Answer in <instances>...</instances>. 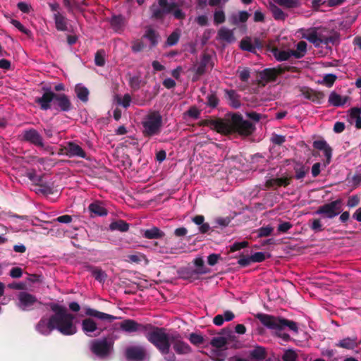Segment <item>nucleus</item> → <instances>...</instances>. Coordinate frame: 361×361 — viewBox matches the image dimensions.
I'll list each match as a JSON object with an SVG mask.
<instances>
[{"label": "nucleus", "mask_w": 361, "mask_h": 361, "mask_svg": "<svg viewBox=\"0 0 361 361\" xmlns=\"http://www.w3.org/2000/svg\"><path fill=\"white\" fill-rule=\"evenodd\" d=\"M159 37V32L151 27L147 28L142 36V38H146L150 42L151 48L155 47L158 44Z\"/></svg>", "instance_id": "473e14b6"}, {"label": "nucleus", "mask_w": 361, "mask_h": 361, "mask_svg": "<svg viewBox=\"0 0 361 361\" xmlns=\"http://www.w3.org/2000/svg\"><path fill=\"white\" fill-rule=\"evenodd\" d=\"M77 97L82 102L86 103L89 99L90 91L82 84H77L75 87Z\"/></svg>", "instance_id": "c9c22d12"}, {"label": "nucleus", "mask_w": 361, "mask_h": 361, "mask_svg": "<svg viewBox=\"0 0 361 361\" xmlns=\"http://www.w3.org/2000/svg\"><path fill=\"white\" fill-rule=\"evenodd\" d=\"M294 178L297 180L303 179L309 173L310 167L302 162L295 161L293 166Z\"/></svg>", "instance_id": "c85d7f7f"}, {"label": "nucleus", "mask_w": 361, "mask_h": 361, "mask_svg": "<svg viewBox=\"0 0 361 361\" xmlns=\"http://www.w3.org/2000/svg\"><path fill=\"white\" fill-rule=\"evenodd\" d=\"M193 71L195 72V75L192 77V80L193 82L197 81L200 79V77L204 74L206 71V68L202 66L201 64L199 63V65L195 68H193Z\"/></svg>", "instance_id": "bf43d9fd"}, {"label": "nucleus", "mask_w": 361, "mask_h": 361, "mask_svg": "<svg viewBox=\"0 0 361 361\" xmlns=\"http://www.w3.org/2000/svg\"><path fill=\"white\" fill-rule=\"evenodd\" d=\"M226 99L229 101V104L234 109H238L240 105V95L234 90H225Z\"/></svg>", "instance_id": "c756f323"}, {"label": "nucleus", "mask_w": 361, "mask_h": 361, "mask_svg": "<svg viewBox=\"0 0 361 361\" xmlns=\"http://www.w3.org/2000/svg\"><path fill=\"white\" fill-rule=\"evenodd\" d=\"M274 228L270 226H262L257 229V233L259 237H267L271 234Z\"/></svg>", "instance_id": "13d9d810"}, {"label": "nucleus", "mask_w": 361, "mask_h": 361, "mask_svg": "<svg viewBox=\"0 0 361 361\" xmlns=\"http://www.w3.org/2000/svg\"><path fill=\"white\" fill-rule=\"evenodd\" d=\"M235 317L234 314L230 311L226 310L223 314H217L213 319V322L216 326H221L224 322H230Z\"/></svg>", "instance_id": "72a5a7b5"}, {"label": "nucleus", "mask_w": 361, "mask_h": 361, "mask_svg": "<svg viewBox=\"0 0 361 361\" xmlns=\"http://www.w3.org/2000/svg\"><path fill=\"white\" fill-rule=\"evenodd\" d=\"M62 151H64L65 155L68 157H86L85 150L80 145L73 142H67L66 145L62 148Z\"/></svg>", "instance_id": "dca6fc26"}, {"label": "nucleus", "mask_w": 361, "mask_h": 361, "mask_svg": "<svg viewBox=\"0 0 361 361\" xmlns=\"http://www.w3.org/2000/svg\"><path fill=\"white\" fill-rule=\"evenodd\" d=\"M175 333H167L164 329L157 328L147 333V340L154 345L167 361H174L176 356L170 350Z\"/></svg>", "instance_id": "7ed1b4c3"}, {"label": "nucleus", "mask_w": 361, "mask_h": 361, "mask_svg": "<svg viewBox=\"0 0 361 361\" xmlns=\"http://www.w3.org/2000/svg\"><path fill=\"white\" fill-rule=\"evenodd\" d=\"M180 39V35L177 32H173L167 38L166 44L167 46H174L176 45Z\"/></svg>", "instance_id": "6e6d98bb"}, {"label": "nucleus", "mask_w": 361, "mask_h": 361, "mask_svg": "<svg viewBox=\"0 0 361 361\" xmlns=\"http://www.w3.org/2000/svg\"><path fill=\"white\" fill-rule=\"evenodd\" d=\"M50 308L54 313L53 315L54 329L66 336L73 335L77 332V327L74 324L75 317L68 313L66 307L51 303Z\"/></svg>", "instance_id": "f03ea898"}, {"label": "nucleus", "mask_w": 361, "mask_h": 361, "mask_svg": "<svg viewBox=\"0 0 361 361\" xmlns=\"http://www.w3.org/2000/svg\"><path fill=\"white\" fill-rule=\"evenodd\" d=\"M105 51L103 49L98 50L94 56V63L97 66H104L105 64Z\"/></svg>", "instance_id": "8fccbe9b"}, {"label": "nucleus", "mask_w": 361, "mask_h": 361, "mask_svg": "<svg viewBox=\"0 0 361 361\" xmlns=\"http://www.w3.org/2000/svg\"><path fill=\"white\" fill-rule=\"evenodd\" d=\"M92 216H104L108 214L107 209L99 201L94 202L88 206Z\"/></svg>", "instance_id": "bb28decb"}, {"label": "nucleus", "mask_w": 361, "mask_h": 361, "mask_svg": "<svg viewBox=\"0 0 361 361\" xmlns=\"http://www.w3.org/2000/svg\"><path fill=\"white\" fill-rule=\"evenodd\" d=\"M301 92L306 99L319 104H322L325 97L323 92L316 91L311 88H303Z\"/></svg>", "instance_id": "4be33fe9"}, {"label": "nucleus", "mask_w": 361, "mask_h": 361, "mask_svg": "<svg viewBox=\"0 0 361 361\" xmlns=\"http://www.w3.org/2000/svg\"><path fill=\"white\" fill-rule=\"evenodd\" d=\"M126 357L129 361H142L146 359L145 349L141 345H132L126 349Z\"/></svg>", "instance_id": "4468645a"}, {"label": "nucleus", "mask_w": 361, "mask_h": 361, "mask_svg": "<svg viewBox=\"0 0 361 361\" xmlns=\"http://www.w3.org/2000/svg\"><path fill=\"white\" fill-rule=\"evenodd\" d=\"M141 80L139 76L130 77L129 80V85L134 90H137L140 87Z\"/></svg>", "instance_id": "69168bd1"}, {"label": "nucleus", "mask_w": 361, "mask_h": 361, "mask_svg": "<svg viewBox=\"0 0 361 361\" xmlns=\"http://www.w3.org/2000/svg\"><path fill=\"white\" fill-rule=\"evenodd\" d=\"M348 99V97H343L336 92H332L329 97V103L334 106H342L347 102Z\"/></svg>", "instance_id": "f704fd0d"}, {"label": "nucleus", "mask_w": 361, "mask_h": 361, "mask_svg": "<svg viewBox=\"0 0 361 361\" xmlns=\"http://www.w3.org/2000/svg\"><path fill=\"white\" fill-rule=\"evenodd\" d=\"M313 147L319 150L324 152L326 157L324 165L326 166L330 164L332 156V148L324 140H315L313 142Z\"/></svg>", "instance_id": "412c9836"}, {"label": "nucleus", "mask_w": 361, "mask_h": 361, "mask_svg": "<svg viewBox=\"0 0 361 361\" xmlns=\"http://www.w3.org/2000/svg\"><path fill=\"white\" fill-rule=\"evenodd\" d=\"M128 260L131 262L137 263V264H147V259L145 256L142 253H136L135 255H131L128 256Z\"/></svg>", "instance_id": "a18cd8bd"}, {"label": "nucleus", "mask_w": 361, "mask_h": 361, "mask_svg": "<svg viewBox=\"0 0 361 361\" xmlns=\"http://www.w3.org/2000/svg\"><path fill=\"white\" fill-rule=\"evenodd\" d=\"M11 23L13 26H15L19 31H20L21 32H23L27 35H30V34L31 33V31L30 30H28L25 27H24L22 25V23L17 20L11 19Z\"/></svg>", "instance_id": "052dcab7"}, {"label": "nucleus", "mask_w": 361, "mask_h": 361, "mask_svg": "<svg viewBox=\"0 0 361 361\" xmlns=\"http://www.w3.org/2000/svg\"><path fill=\"white\" fill-rule=\"evenodd\" d=\"M337 345L346 349H353L357 345V341L355 338H345L341 340Z\"/></svg>", "instance_id": "37998d69"}, {"label": "nucleus", "mask_w": 361, "mask_h": 361, "mask_svg": "<svg viewBox=\"0 0 361 361\" xmlns=\"http://www.w3.org/2000/svg\"><path fill=\"white\" fill-rule=\"evenodd\" d=\"M23 140L34 145L38 147H44L43 137L35 128L25 130L22 134Z\"/></svg>", "instance_id": "ddd939ff"}, {"label": "nucleus", "mask_w": 361, "mask_h": 361, "mask_svg": "<svg viewBox=\"0 0 361 361\" xmlns=\"http://www.w3.org/2000/svg\"><path fill=\"white\" fill-rule=\"evenodd\" d=\"M250 355L252 356V357L257 360H261L264 358L265 350L262 347H257L253 350H252V352L250 353Z\"/></svg>", "instance_id": "603ef678"}, {"label": "nucleus", "mask_w": 361, "mask_h": 361, "mask_svg": "<svg viewBox=\"0 0 361 361\" xmlns=\"http://www.w3.org/2000/svg\"><path fill=\"white\" fill-rule=\"evenodd\" d=\"M54 20L55 22L56 28L59 31H67L68 30V23L67 18L60 13L56 12L54 14Z\"/></svg>", "instance_id": "2f4dec72"}, {"label": "nucleus", "mask_w": 361, "mask_h": 361, "mask_svg": "<svg viewBox=\"0 0 361 361\" xmlns=\"http://www.w3.org/2000/svg\"><path fill=\"white\" fill-rule=\"evenodd\" d=\"M292 67L288 66L280 65L274 68H265L260 73L261 79L266 82L275 81L277 76L283 74L286 71H289Z\"/></svg>", "instance_id": "9b49d317"}, {"label": "nucleus", "mask_w": 361, "mask_h": 361, "mask_svg": "<svg viewBox=\"0 0 361 361\" xmlns=\"http://www.w3.org/2000/svg\"><path fill=\"white\" fill-rule=\"evenodd\" d=\"M192 222L199 226V231L201 233H206L210 229L208 223H204V216L202 215H196L192 219Z\"/></svg>", "instance_id": "e433bc0d"}, {"label": "nucleus", "mask_w": 361, "mask_h": 361, "mask_svg": "<svg viewBox=\"0 0 361 361\" xmlns=\"http://www.w3.org/2000/svg\"><path fill=\"white\" fill-rule=\"evenodd\" d=\"M337 77L334 74H326L323 78V83L325 84L327 87H331L334 83L335 82Z\"/></svg>", "instance_id": "e2e57ef3"}, {"label": "nucleus", "mask_w": 361, "mask_h": 361, "mask_svg": "<svg viewBox=\"0 0 361 361\" xmlns=\"http://www.w3.org/2000/svg\"><path fill=\"white\" fill-rule=\"evenodd\" d=\"M218 37L220 39L228 43H231L235 40L233 31L224 27L219 30Z\"/></svg>", "instance_id": "58836bf2"}, {"label": "nucleus", "mask_w": 361, "mask_h": 361, "mask_svg": "<svg viewBox=\"0 0 361 361\" xmlns=\"http://www.w3.org/2000/svg\"><path fill=\"white\" fill-rule=\"evenodd\" d=\"M129 227V224L121 219L113 221L109 225V228L111 231H118L121 232L128 231Z\"/></svg>", "instance_id": "ea45409f"}, {"label": "nucleus", "mask_w": 361, "mask_h": 361, "mask_svg": "<svg viewBox=\"0 0 361 361\" xmlns=\"http://www.w3.org/2000/svg\"><path fill=\"white\" fill-rule=\"evenodd\" d=\"M254 47L255 46H252V43L251 42L250 39L248 37L243 39L240 41V47L242 50L255 53Z\"/></svg>", "instance_id": "de8ad7c7"}, {"label": "nucleus", "mask_w": 361, "mask_h": 361, "mask_svg": "<svg viewBox=\"0 0 361 361\" xmlns=\"http://www.w3.org/2000/svg\"><path fill=\"white\" fill-rule=\"evenodd\" d=\"M269 9L271 12L272 16L276 20H285L288 16L286 13L273 3L269 4Z\"/></svg>", "instance_id": "4c0bfd02"}, {"label": "nucleus", "mask_w": 361, "mask_h": 361, "mask_svg": "<svg viewBox=\"0 0 361 361\" xmlns=\"http://www.w3.org/2000/svg\"><path fill=\"white\" fill-rule=\"evenodd\" d=\"M82 330L85 335L90 337H96L101 334L104 328L96 322L92 318H86L82 321Z\"/></svg>", "instance_id": "9d476101"}, {"label": "nucleus", "mask_w": 361, "mask_h": 361, "mask_svg": "<svg viewBox=\"0 0 361 361\" xmlns=\"http://www.w3.org/2000/svg\"><path fill=\"white\" fill-rule=\"evenodd\" d=\"M202 124L211 126L212 129L221 134H224V132H228L229 129L226 120L222 118L207 119L202 121Z\"/></svg>", "instance_id": "f3484780"}, {"label": "nucleus", "mask_w": 361, "mask_h": 361, "mask_svg": "<svg viewBox=\"0 0 361 361\" xmlns=\"http://www.w3.org/2000/svg\"><path fill=\"white\" fill-rule=\"evenodd\" d=\"M142 133L145 137H151L158 135L163 126L162 116L159 111H154L149 113L142 121Z\"/></svg>", "instance_id": "39448f33"}, {"label": "nucleus", "mask_w": 361, "mask_h": 361, "mask_svg": "<svg viewBox=\"0 0 361 361\" xmlns=\"http://www.w3.org/2000/svg\"><path fill=\"white\" fill-rule=\"evenodd\" d=\"M39 187L38 192L44 195H51L54 193L53 188L47 183L37 184Z\"/></svg>", "instance_id": "338daca9"}, {"label": "nucleus", "mask_w": 361, "mask_h": 361, "mask_svg": "<svg viewBox=\"0 0 361 361\" xmlns=\"http://www.w3.org/2000/svg\"><path fill=\"white\" fill-rule=\"evenodd\" d=\"M237 73L238 74L239 78L242 82H247L250 77V69L248 68H243L242 70L238 68L237 71Z\"/></svg>", "instance_id": "864d4df0"}, {"label": "nucleus", "mask_w": 361, "mask_h": 361, "mask_svg": "<svg viewBox=\"0 0 361 361\" xmlns=\"http://www.w3.org/2000/svg\"><path fill=\"white\" fill-rule=\"evenodd\" d=\"M116 102L124 108H128L130 104L131 97L129 94H126L122 99L118 97Z\"/></svg>", "instance_id": "0e129e2a"}, {"label": "nucleus", "mask_w": 361, "mask_h": 361, "mask_svg": "<svg viewBox=\"0 0 361 361\" xmlns=\"http://www.w3.org/2000/svg\"><path fill=\"white\" fill-rule=\"evenodd\" d=\"M305 39L313 44L315 47H320L322 44L328 46L329 44H334L338 37L335 35H329L326 29L313 28L308 30L305 36Z\"/></svg>", "instance_id": "423d86ee"}, {"label": "nucleus", "mask_w": 361, "mask_h": 361, "mask_svg": "<svg viewBox=\"0 0 361 361\" xmlns=\"http://www.w3.org/2000/svg\"><path fill=\"white\" fill-rule=\"evenodd\" d=\"M207 105L212 109L217 107L219 99L215 92H211L207 97Z\"/></svg>", "instance_id": "49530a36"}, {"label": "nucleus", "mask_w": 361, "mask_h": 361, "mask_svg": "<svg viewBox=\"0 0 361 361\" xmlns=\"http://www.w3.org/2000/svg\"><path fill=\"white\" fill-rule=\"evenodd\" d=\"M293 176L270 178L265 183L267 188L276 189L279 187H287L290 184Z\"/></svg>", "instance_id": "5701e85b"}, {"label": "nucleus", "mask_w": 361, "mask_h": 361, "mask_svg": "<svg viewBox=\"0 0 361 361\" xmlns=\"http://www.w3.org/2000/svg\"><path fill=\"white\" fill-rule=\"evenodd\" d=\"M113 30L117 32H122L126 25V18L122 15H114L109 20Z\"/></svg>", "instance_id": "cd10ccee"}, {"label": "nucleus", "mask_w": 361, "mask_h": 361, "mask_svg": "<svg viewBox=\"0 0 361 361\" xmlns=\"http://www.w3.org/2000/svg\"><path fill=\"white\" fill-rule=\"evenodd\" d=\"M64 6L68 8L69 12L73 11V7L80 10V0H63Z\"/></svg>", "instance_id": "5fc2aeb1"}, {"label": "nucleus", "mask_w": 361, "mask_h": 361, "mask_svg": "<svg viewBox=\"0 0 361 361\" xmlns=\"http://www.w3.org/2000/svg\"><path fill=\"white\" fill-rule=\"evenodd\" d=\"M176 3H169L167 0H158V3H154L150 7L151 18L157 20H161L165 16L172 12L177 8Z\"/></svg>", "instance_id": "6e6552de"}, {"label": "nucleus", "mask_w": 361, "mask_h": 361, "mask_svg": "<svg viewBox=\"0 0 361 361\" xmlns=\"http://www.w3.org/2000/svg\"><path fill=\"white\" fill-rule=\"evenodd\" d=\"M272 53L276 58V59L279 61H283L288 60L292 54V51H281L278 48H273Z\"/></svg>", "instance_id": "a19ab883"}, {"label": "nucleus", "mask_w": 361, "mask_h": 361, "mask_svg": "<svg viewBox=\"0 0 361 361\" xmlns=\"http://www.w3.org/2000/svg\"><path fill=\"white\" fill-rule=\"evenodd\" d=\"M342 211V200L337 199L329 203L320 206L316 211L317 214H321L324 216L333 219L338 216Z\"/></svg>", "instance_id": "1a4fd4ad"}, {"label": "nucleus", "mask_w": 361, "mask_h": 361, "mask_svg": "<svg viewBox=\"0 0 361 361\" xmlns=\"http://www.w3.org/2000/svg\"><path fill=\"white\" fill-rule=\"evenodd\" d=\"M145 47V44L142 40L137 39L133 42L131 49L133 52L137 53L142 51Z\"/></svg>", "instance_id": "680f3d73"}, {"label": "nucleus", "mask_w": 361, "mask_h": 361, "mask_svg": "<svg viewBox=\"0 0 361 361\" xmlns=\"http://www.w3.org/2000/svg\"><path fill=\"white\" fill-rule=\"evenodd\" d=\"M226 344V340L222 336L214 337L211 341V345L218 349L224 347Z\"/></svg>", "instance_id": "3c124183"}, {"label": "nucleus", "mask_w": 361, "mask_h": 361, "mask_svg": "<svg viewBox=\"0 0 361 361\" xmlns=\"http://www.w3.org/2000/svg\"><path fill=\"white\" fill-rule=\"evenodd\" d=\"M257 318L269 329L281 331L283 329V319L267 314H258Z\"/></svg>", "instance_id": "2eb2a0df"}, {"label": "nucleus", "mask_w": 361, "mask_h": 361, "mask_svg": "<svg viewBox=\"0 0 361 361\" xmlns=\"http://www.w3.org/2000/svg\"><path fill=\"white\" fill-rule=\"evenodd\" d=\"M140 233L143 238L150 240H164L166 237L165 233L157 226L141 230Z\"/></svg>", "instance_id": "6ab92c4d"}, {"label": "nucleus", "mask_w": 361, "mask_h": 361, "mask_svg": "<svg viewBox=\"0 0 361 361\" xmlns=\"http://www.w3.org/2000/svg\"><path fill=\"white\" fill-rule=\"evenodd\" d=\"M349 111V121L352 123L355 121V128L361 129V106L353 107L350 109Z\"/></svg>", "instance_id": "7c9ffc66"}, {"label": "nucleus", "mask_w": 361, "mask_h": 361, "mask_svg": "<svg viewBox=\"0 0 361 361\" xmlns=\"http://www.w3.org/2000/svg\"><path fill=\"white\" fill-rule=\"evenodd\" d=\"M18 307L23 310H30L40 302L35 296L26 292H20L18 295Z\"/></svg>", "instance_id": "f8f14e48"}, {"label": "nucleus", "mask_w": 361, "mask_h": 361, "mask_svg": "<svg viewBox=\"0 0 361 361\" xmlns=\"http://www.w3.org/2000/svg\"><path fill=\"white\" fill-rule=\"evenodd\" d=\"M38 332L43 335H48L54 329L53 316L49 319L42 318L36 326Z\"/></svg>", "instance_id": "b1692460"}, {"label": "nucleus", "mask_w": 361, "mask_h": 361, "mask_svg": "<svg viewBox=\"0 0 361 361\" xmlns=\"http://www.w3.org/2000/svg\"><path fill=\"white\" fill-rule=\"evenodd\" d=\"M174 338L173 339L172 345L175 352L178 354H188L191 351V348L189 345L185 343L181 336L175 333Z\"/></svg>", "instance_id": "aec40b11"}, {"label": "nucleus", "mask_w": 361, "mask_h": 361, "mask_svg": "<svg viewBox=\"0 0 361 361\" xmlns=\"http://www.w3.org/2000/svg\"><path fill=\"white\" fill-rule=\"evenodd\" d=\"M297 358L296 353L293 350H286L283 355V361H295Z\"/></svg>", "instance_id": "774afa93"}, {"label": "nucleus", "mask_w": 361, "mask_h": 361, "mask_svg": "<svg viewBox=\"0 0 361 361\" xmlns=\"http://www.w3.org/2000/svg\"><path fill=\"white\" fill-rule=\"evenodd\" d=\"M42 90L44 91L42 96L35 99L41 110L47 111L51 106L54 109L62 112H68L73 109V104L67 94L56 93L49 86H43Z\"/></svg>", "instance_id": "f257e3e1"}, {"label": "nucleus", "mask_w": 361, "mask_h": 361, "mask_svg": "<svg viewBox=\"0 0 361 361\" xmlns=\"http://www.w3.org/2000/svg\"><path fill=\"white\" fill-rule=\"evenodd\" d=\"M229 126L228 132H224V135H231L238 133L241 135L248 136L253 133L255 126L250 121L244 120L240 114H233L231 121L226 120Z\"/></svg>", "instance_id": "20e7f679"}, {"label": "nucleus", "mask_w": 361, "mask_h": 361, "mask_svg": "<svg viewBox=\"0 0 361 361\" xmlns=\"http://www.w3.org/2000/svg\"><path fill=\"white\" fill-rule=\"evenodd\" d=\"M271 256V255L267 251L264 252H257L253 255H251V260L252 262H261L265 260L267 258H269Z\"/></svg>", "instance_id": "c03bdc74"}, {"label": "nucleus", "mask_w": 361, "mask_h": 361, "mask_svg": "<svg viewBox=\"0 0 361 361\" xmlns=\"http://www.w3.org/2000/svg\"><path fill=\"white\" fill-rule=\"evenodd\" d=\"M114 341L104 338L92 341L90 344L91 351L97 357L104 358L113 351Z\"/></svg>", "instance_id": "0eeeda50"}, {"label": "nucleus", "mask_w": 361, "mask_h": 361, "mask_svg": "<svg viewBox=\"0 0 361 361\" xmlns=\"http://www.w3.org/2000/svg\"><path fill=\"white\" fill-rule=\"evenodd\" d=\"M195 269L188 273V276H184L185 278H192L193 275L204 274L209 272V269L204 267V260L202 257H197L194 260Z\"/></svg>", "instance_id": "a878e982"}, {"label": "nucleus", "mask_w": 361, "mask_h": 361, "mask_svg": "<svg viewBox=\"0 0 361 361\" xmlns=\"http://www.w3.org/2000/svg\"><path fill=\"white\" fill-rule=\"evenodd\" d=\"M293 56L296 59H300L305 56L307 51V43L305 41H300L297 44V49L291 50Z\"/></svg>", "instance_id": "79ce46f5"}, {"label": "nucleus", "mask_w": 361, "mask_h": 361, "mask_svg": "<svg viewBox=\"0 0 361 361\" xmlns=\"http://www.w3.org/2000/svg\"><path fill=\"white\" fill-rule=\"evenodd\" d=\"M226 20L225 13L222 10L216 11L214 13V23L216 25H219L224 23Z\"/></svg>", "instance_id": "4d7b16f0"}, {"label": "nucleus", "mask_w": 361, "mask_h": 361, "mask_svg": "<svg viewBox=\"0 0 361 361\" xmlns=\"http://www.w3.org/2000/svg\"><path fill=\"white\" fill-rule=\"evenodd\" d=\"M148 326H145L136 322L133 319H126L120 324V328L126 332H145L147 330Z\"/></svg>", "instance_id": "a211bd4d"}, {"label": "nucleus", "mask_w": 361, "mask_h": 361, "mask_svg": "<svg viewBox=\"0 0 361 361\" xmlns=\"http://www.w3.org/2000/svg\"><path fill=\"white\" fill-rule=\"evenodd\" d=\"M85 313L87 315L97 318L98 319H100L102 321H107L109 322H111L117 319H118L116 317H114L111 314H109L104 312H99L98 310L92 309V308H87L85 310Z\"/></svg>", "instance_id": "393cba45"}, {"label": "nucleus", "mask_w": 361, "mask_h": 361, "mask_svg": "<svg viewBox=\"0 0 361 361\" xmlns=\"http://www.w3.org/2000/svg\"><path fill=\"white\" fill-rule=\"evenodd\" d=\"M91 273L95 279L100 283L104 282L106 278V274L105 272L99 268L92 269Z\"/></svg>", "instance_id": "09e8293b"}]
</instances>
